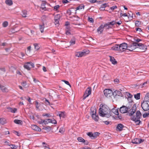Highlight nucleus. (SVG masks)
<instances>
[{"label": "nucleus", "mask_w": 149, "mask_h": 149, "mask_svg": "<svg viewBox=\"0 0 149 149\" xmlns=\"http://www.w3.org/2000/svg\"><path fill=\"white\" fill-rule=\"evenodd\" d=\"M99 113L100 116L102 117L108 118L111 116V112L109 108L105 104H100Z\"/></svg>", "instance_id": "nucleus-1"}, {"label": "nucleus", "mask_w": 149, "mask_h": 149, "mask_svg": "<svg viewBox=\"0 0 149 149\" xmlns=\"http://www.w3.org/2000/svg\"><path fill=\"white\" fill-rule=\"evenodd\" d=\"M141 115L139 111H136L135 115L131 116V119L135 122L136 124L139 125L140 123L139 119L141 117Z\"/></svg>", "instance_id": "nucleus-2"}, {"label": "nucleus", "mask_w": 149, "mask_h": 149, "mask_svg": "<svg viewBox=\"0 0 149 149\" xmlns=\"http://www.w3.org/2000/svg\"><path fill=\"white\" fill-rule=\"evenodd\" d=\"M96 109L94 108H91V109L90 113L93 119L96 121H97L99 120V117L96 114Z\"/></svg>", "instance_id": "nucleus-3"}, {"label": "nucleus", "mask_w": 149, "mask_h": 149, "mask_svg": "<svg viewBox=\"0 0 149 149\" xmlns=\"http://www.w3.org/2000/svg\"><path fill=\"white\" fill-rule=\"evenodd\" d=\"M89 53V50H84L82 52H75V55L77 57H81L88 54Z\"/></svg>", "instance_id": "nucleus-4"}, {"label": "nucleus", "mask_w": 149, "mask_h": 149, "mask_svg": "<svg viewBox=\"0 0 149 149\" xmlns=\"http://www.w3.org/2000/svg\"><path fill=\"white\" fill-rule=\"evenodd\" d=\"M137 51L143 52L146 51L147 47L142 43H137Z\"/></svg>", "instance_id": "nucleus-5"}, {"label": "nucleus", "mask_w": 149, "mask_h": 149, "mask_svg": "<svg viewBox=\"0 0 149 149\" xmlns=\"http://www.w3.org/2000/svg\"><path fill=\"white\" fill-rule=\"evenodd\" d=\"M141 107L144 111L148 110L149 109V103L144 101L141 103Z\"/></svg>", "instance_id": "nucleus-6"}, {"label": "nucleus", "mask_w": 149, "mask_h": 149, "mask_svg": "<svg viewBox=\"0 0 149 149\" xmlns=\"http://www.w3.org/2000/svg\"><path fill=\"white\" fill-rule=\"evenodd\" d=\"M137 43L134 42L128 46L127 49L132 51L136 50L137 51Z\"/></svg>", "instance_id": "nucleus-7"}, {"label": "nucleus", "mask_w": 149, "mask_h": 149, "mask_svg": "<svg viewBox=\"0 0 149 149\" xmlns=\"http://www.w3.org/2000/svg\"><path fill=\"white\" fill-rule=\"evenodd\" d=\"M104 95L107 98H110L113 95V92L112 91L109 89H106L104 90Z\"/></svg>", "instance_id": "nucleus-8"}, {"label": "nucleus", "mask_w": 149, "mask_h": 149, "mask_svg": "<svg viewBox=\"0 0 149 149\" xmlns=\"http://www.w3.org/2000/svg\"><path fill=\"white\" fill-rule=\"evenodd\" d=\"M116 22L113 21L110 22H109L106 24H104V28L109 29L110 28H112L113 26L115 24Z\"/></svg>", "instance_id": "nucleus-9"}, {"label": "nucleus", "mask_w": 149, "mask_h": 149, "mask_svg": "<svg viewBox=\"0 0 149 149\" xmlns=\"http://www.w3.org/2000/svg\"><path fill=\"white\" fill-rule=\"evenodd\" d=\"M24 67L25 69L30 70L31 68L34 67V64L32 63L28 62L24 65Z\"/></svg>", "instance_id": "nucleus-10"}, {"label": "nucleus", "mask_w": 149, "mask_h": 149, "mask_svg": "<svg viewBox=\"0 0 149 149\" xmlns=\"http://www.w3.org/2000/svg\"><path fill=\"white\" fill-rule=\"evenodd\" d=\"M119 46L120 51L123 52L127 49L128 46L127 44L125 43H123L120 44L119 45Z\"/></svg>", "instance_id": "nucleus-11"}, {"label": "nucleus", "mask_w": 149, "mask_h": 149, "mask_svg": "<svg viewBox=\"0 0 149 149\" xmlns=\"http://www.w3.org/2000/svg\"><path fill=\"white\" fill-rule=\"evenodd\" d=\"M91 87L88 88L86 90L84 95V99H85L86 97L88 96L91 93Z\"/></svg>", "instance_id": "nucleus-12"}, {"label": "nucleus", "mask_w": 149, "mask_h": 149, "mask_svg": "<svg viewBox=\"0 0 149 149\" xmlns=\"http://www.w3.org/2000/svg\"><path fill=\"white\" fill-rule=\"evenodd\" d=\"M104 28V24H101L97 29V33L99 34L102 33Z\"/></svg>", "instance_id": "nucleus-13"}, {"label": "nucleus", "mask_w": 149, "mask_h": 149, "mask_svg": "<svg viewBox=\"0 0 149 149\" xmlns=\"http://www.w3.org/2000/svg\"><path fill=\"white\" fill-rule=\"evenodd\" d=\"M57 115L60 118H65L66 116V114L64 112L58 111L57 112Z\"/></svg>", "instance_id": "nucleus-14"}, {"label": "nucleus", "mask_w": 149, "mask_h": 149, "mask_svg": "<svg viewBox=\"0 0 149 149\" xmlns=\"http://www.w3.org/2000/svg\"><path fill=\"white\" fill-rule=\"evenodd\" d=\"M142 141L141 139H140L135 138L132 140V143L138 144L141 143Z\"/></svg>", "instance_id": "nucleus-15"}, {"label": "nucleus", "mask_w": 149, "mask_h": 149, "mask_svg": "<svg viewBox=\"0 0 149 149\" xmlns=\"http://www.w3.org/2000/svg\"><path fill=\"white\" fill-rule=\"evenodd\" d=\"M109 60L111 63L113 65H116L117 64V62L113 57L109 56Z\"/></svg>", "instance_id": "nucleus-16"}, {"label": "nucleus", "mask_w": 149, "mask_h": 149, "mask_svg": "<svg viewBox=\"0 0 149 149\" xmlns=\"http://www.w3.org/2000/svg\"><path fill=\"white\" fill-rule=\"evenodd\" d=\"M31 128L33 130L36 131H41V130L40 127L35 125H32Z\"/></svg>", "instance_id": "nucleus-17"}, {"label": "nucleus", "mask_w": 149, "mask_h": 149, "mask_svg": "<svg viewBox=\"0 0 149 149\" xmlns=\"http://www.w3.org/2000/svg\"><path fill=\"white\" fill-rule=\"evenodd\" d=\"M127 108L125 106H123L120 108V111L122 113H125L127 111Z\"/></svg>", "instance_id": "nucleus-18"}, {"label": "nucleus", "mask_w": 149, "mask_h": 149, "mask_svg": "<svg viewBox=\"0 0 149 149\" xmlns=\"http://www.w3.org/2000/svg\"><path fill=\"white\" fill-rule=\"evenodd\" d=\"M109 7L107 3H104L101 5L100 8V10H105V8L107 7Z\"/></svg>", "instance_id": "nucleus-19"}, {"label": "nucleus", "mask_w": 149, "mask_h": 149, "mask_svg": "<svg viewBox=\"0 0 149 149\" xmlns=\"http://www.w3.org/2000/svg\"><path fill=\"white\" fill-rule=\"evenodd\" d=\"M77 140L79 142L84 143L85 145H87L88 143V141L86 142L85 140L81 137H79L78 138Z\"/></svg>", "instance_id": "nucleus-20"}, {"label": "nucleus", "mask_w": 149, "mask_h": 149, "mask_svg": "<svg viewBox=\"0 0 149 149\" xmlns=\"http://www.w3.org/2000/svg\"><path fill=\"white\" fill-rule=\"evenodd\" d=\"M136 110V108L135 107H133L132 109H131L130 111V113H129L130 115L131 116H133V114Z\"/></svg>", "instance_id": "nucleus-21"}, {"label": "nucleus", "mask_w": 149, "mask_h": 149, "mask_svg": "<svg viewBox=\"0 0 149 149\" xmlns=\"http://www.w3.org/2000/svg\"><path fill=\"white\" fill-rule=\"evenodd\" d=\"M119 48V45H116L115 46H113L112 47H111V49L113 50L120 51V49Z\"/></svg>", "instance_id": "nucleus-22"}, {"label": "nucleus", "mask_w": 149, "mask_h": 149, "mask_svg": "<svg viewBox=\"0 0 149 149\" xmlns=\"http://www.w3.org/2000/svg\"><path fill=\"white\" fill-rule=\"evenodd\" d=\"M5 3L8 6H11L13 4V1L12 0H6Z\"/></svg>", "instance_id": "nucleus-23"}, {"label": "nucleus", "mask_w": 149, "mask_h": 149, "mask_svg": "<svg viewBox=\"0 0 149 149\" xmlns=\"http://www.w3.org/2000/svg\"><path fill=\"white\" fill-rule=\"evenodd\" d=\"M0 88H1L2 91L3 92H7L8 91V90L6 87L0 84Z\"/></svg>", "instance_id": "nucleus-24"}, {"label": "nucleus", "mask_w": 149, "mask_h": 149, "mask_svg": "<svg viewBox=\"0 0 149 149\" xmlns=\"http://www.w3.org/2000/svg\"><path fill=\"white\" fill-rule=\"evenodd\" d=\"M112 112L114 114L116 115H118V109L116 108H115L111 110Z\"/></svg>", "instance_id": "nucleus-25"}, {"label": "nucleus", "mask_w": 149, "mask_h": 149, "mask_svg": "<svg viewBox=\"0 0 149 149\" xmlns=\"http://www.w3.org/2000/svg\"><path fill=\"white\" fill-rule=\"evenodd\" d=\"M123 127L124 126L122 124H119L118 125L117 128L119 131H120L123 128Z\"/></svg>", "instance_id": "nucleus-26"}, {"label": "nucleus", "mask_w": 149, "mask_h": 149, "mask_svg": "<svg viewBox=\"0 0 149 149\" xmlns=\"http://www.w3.org/2000/svg\"><path fill=\"white\" fill-rule=\"evenodd\" d=\"M47 120L49 123H51L53 124H56L57 123L56 121L54 119H48Z\"/></svg>", "instance_id": "nucleus-27"}, {"label": "nucleus", "mask_w": 149, "mask_h": 149, "mask_svg": "<svg viewBox=\"0 0 149 149\" xmlns=\"http://www.w3.org/2000/svg\"><path fill=\"white\" fill-rule=\"evenodd\" d=\"M149 103V93H147L144 98V100Z\"/></svg>", "instance_id": "nucleus-28"}, {"label": "nucleus", "mask_w": 149, "mask_h": 149, "mask_svg": "<svg viewBox=\"0 0 149 149\" xmlns=\"http://www.w3.org/2000/svg\"><path fill=\"white\" fill-rule=\"evenodd\" d=\"M41 105L37 101H36V106L37 109L39 110H40L41 108L40 107Z\"/></svg>", "instance_id": "nucleus-29"}, {"label": "nucleus", "mask_w": 149, "mask_h": 149, "mask_svg": "<svg viewBox=\"0 0 149 149\" xmlns=\"http://www.w3.org/2000/svg\"><path fill=\"white\" fill-rule=\"evenodd\" d=\"M100 134V133L99 132H96L93 133V139H94L97 137Z\"/></svg>", "instance_id": "nucleus-30"}, {"label": "nucleus", "mask_w": 149, "mask_h": 149, "mask_svg": "<svg viewBox=\"0 0 149 149\" xmlns=\"http://www.w3.org/2000/svg\"><path fill=\"white\" fill-rule=\"evenodd\" d=\"M14 122L15 123L18 124L22 125V121L21 120H17V119L15 120H14Z\"/></svg>", "instance_id": "nucleus-31"}, {"label": "nucleus", "mask_w": 149, "mask_h": 149, "mask_svg": "<svg viewBox=\"0 0 149 149\" xmlns=\"http://www.w3.org/2000/svg\"><path fill=\"white\" fill-rule=\"evenodd\" d=\"M117 7L116 6L114 5L109 8V10H110L109 12H111L113 11L115 9H116Z\"/></svg>", "instance_id": "nucleus-32"}, {"label": "nucleus", "mask_w": 149, "mask_h": 149, "mask_svg": "<svg viewBox=\"0 0 149 149\" xmlns=\"http://www.w3.org/2000/svg\"><path fill=\"white\" fill-rule=\"evenodd\" d=\"M43 129L45 130L47 132L51 130V128L49 127H44L43 128Z\"/></svg>", "instance_id": "nucleus-33"}, {"label": "nucleus", "mask_w": 149, "mask_h": 149, "mask_svg": "<svg viewBox=\"0 0 149 149\" xmlns=\"http://www.w3.org/2000/svg\"><path fill=\"white\" fill-rule=\"evenodd\" d=\"M0 123L2 125L5 124L6 123L5 119L3 118L0 119Z\"/></svg>", "instance_id": "nucleus-34"}, {"label": "nucleus", "mask_w": 149, "mask_h": 149, "mask_svg": "<svg viewBox=\"0 0 149 149\" xmlns=\"http://www.w3.org/2000/svg\"><path fill=\"white\" fill-rule=\"evenodd\" d=\"M45 4L44 3H42L41 6V8L42 10H46V8L45 6Z\"/></svg>", "instance_id": "nucleus-35"}, {"label": "nucleus", "mask_w": 149, "mask_h": 149, "mask_svg": "<svg viewBox=\"0 0 149 149\" xmlns=\"http://www.w3.org/2000/svg\"><path fill=\"white\" fill-rule=\"evenodd\" d=\"M10 111L12 113H15L17 110V109L15 108H9Z\"/></svg>", "instance_id": "nucleus-36"}, {"label": "nucleus", "mask_w": 149, "mask_h": 149, "mask_svg": "<svg viewBox=\"0 0 149 149\" xmlns=\"http://www.w3.org/2000/svg\"><path fill=\"white\" fill-rule=\"evenodd\" d=\"M44 24L40 25V29L41 33L43 32L44 31Z\"/></svg>", "instance_id": "nucleus-37"}, {"label": "nucleus", "mask_w": 149, "mask_h": 149, "mask_svg": "<svg viewBox=\"0 0 149 149\" xmlns=\"http://www.w3.org/2000/svg\"><path fill=\"white\" fill-rule=\"evenodd\" d=\"M134 97L136 100L139 99L140 98V94L137 93V94L135 95Z\"/></svg>", "instance_id": "nucleus-38"}, {"label": "nucleus", "mask_w": 149, "mask_h": 149, "mask_svg": "<svg viewBox=\"0 0 149 149\" xmlns=\"http://www.w3.org/2000/svg\"><path fill=\"white\" fill-rule=\"evenodd\" d=\"M8 25V22L7 21H5L2 23L3 26L4 27H7Z\"/></svg>", "instance_id": "nucleus-39"}, {"label": "nucleus", "mask_w": 149, "mask_h": 149, "mask_svg": "<svg viewBox=\"0 0 149 149\" xmlns=\"http://www.w3.org/2000/svg\"><path fill=\"white\" fill-rule=\"evenodd\" d=\"M35 49L37 50H38L40 48V47L37 44H34Z\"/></svg>", "instance_id": "nucleus-40"}, {"label": "nucleus", "mask_w": 149, "mask_h": 149, "mask_svg": "<svg viewBox=\"0 0 149 149\" xmlns=\"http://www.w3.org/2000/svg\"><path fill=\"white\" fill-rule=\"evenodd\" d=\"M27 15V11L26 10L23 11L22 12V15L24 17H26Z\"/></svg>", "instance_id": "nucleus-41"}, {"label": "nucleus", "mask_w": 149, "mask_h": 149, "mask_svg": "<svg viewBox=\"0 0 149 149\" xmlns=\"http://www.w3.org/2000/svg\"><path fill=\"white\" fill-rule=\"evenodd\" d=\"M61 16L60 15L57 14L54 17L55 20H59L60 19Z\"/></svg>", "instance_id": "nucleus-42"}, {"label": "nucleus", "mask_w": 149, "mask_h": 149, "mask_svg": "<svg viewBox=\"0 0 149 149\" xmlns=\"http://www.w3.org/2000/svg\"><path fill=\"white\" fill-rule=\"evenodd\" d=\"M84 6L83 5H81L79 7L77 8L76 10H79L80 9H84Z\"/></svg>", "instance_id": "nucleus-43"}, {"label": "nucleus", "mask_w": 149, "mask_h": 149, "mask_svg": "<svg viewBox=\"0 0 149 149\" xmlns=\"http://www.w3.org/2000/svg\"><path fill=\"white\" fill-rule=\"evenodd\" d=\"M59 7H60L58 5H56L54 7V10L56 11H57L59 9Z\"/></svg>", "instance_id": "nucleus-44"}, {"label": "nucleus", "mask_w": 149, "mask_h": 149, "mask_svg": "<svg viewBox=\"0 0 149 149\" xmlns=\"http://www.w3.org/2000/svg\"><path fill=\"white\" fill-rule=\"evenodd\" d=\"M65 129L64 127H62L60 128L59 130V132L62 134L65 131Z\"/></svg>", "instance_id": "nucleus-45"}, {"label": "nucleus", "mask_w": 149, "mask_h": 149, "mask_svg": "<svg viewBox=\"0 0 149 149\" xmlns=\"http://www.w3.org/2000/svg\"><path fill=\"white\" fill-rule=\"evenodd\" d=\"M87 134L89 136L91 139H93V133L92 132H89L87 133Z\"/></svg>", "instance_id": "nucleus-46"}, {"label": "nucleus", "mask_w": 149, "mask_h": 149, "mask_svg": "<svg viewBox=\"0 0 149 149\" xmlns=\"http://www.w3.org/2000/svg\"><path fill=\"white\" fill-rule=\"evenodd\" d=\"M127 95L128 97V100H129V98H131L132 97L133 95L129 93H127Z\"/></svg>", "instance_id": "nucleus-47"}, {"label": "nucleus", "mask_w": 149, "mask_h": 149, "mask_svg": "<svg viewBox=\"0 0 149 149\" xmlns=\"http://www.w3.org/2000/svg\"><path fill=\"white\" fill-rule=\"evenodd\" d=\"M54 24L56 26H58L59 25V21L58 20H55L54 19Z\"/></svg>", "instance_id": "nucleus-48"}, {"label": "nucleus", "mask_w": 149, "mask_h": 149, "mask_svg": "<svg viewBox=\"0 0 149 149\" xmlns=\"http://www.w3.org/2000/svg\"><path fill=\"white\" fill-rule=\"evenodd\" d=\"M33 81L34 83L36 84H40V82H39V81L38 80L36 79L35 78H33Z\"/></svg>", "instance_id": "nucleus-49"}, {"label": "nucleus", "mask_w": 149, "mask_h": 149, "mask_svg": "<svg viewBox=\"0 0 149 149\" xmlns=\"http://www.w3.org/2000/svg\"><path fill=\"white\" fill-rule=\"evenodd\" d=\"M42 116H47V117H50L51 116V115H50V113H46V114H43L42 115Z\"/></svg>", "instance_id": "nucleus-50"}, {"label": "nucleus", "mask_w": 149, "mask_h": 149, "mask_svg": "<svg viewBox=\"0 0 149 149\" xmlns=\"http://www.w3.org/2000/svg\"><path fill=\"white\" fill-rule=\"evenodd\" d=\"M70 45H72L75 44V40H72L70 42Z\"/></svg>", "instance_id": "nucleus-51"}, {"label": "nucleus", "mask_w": 149, "mask_h": 149, "mask_svg": "<svg viewBox=\"0 0 149 149\" xmlns=\"http://www.w3.org/2000/svg\"><path fill=\"white\" fill-rule=\"evenodd\" d=\"M141 22L139 21H136L135 23L136 26H139L141 24Z\"/></svg>", "instance_id": "nucleus-52"}, {"label": "nucleus", "mask_w": 149, "mask_h": 149, "mask_svg": "<svg viewBox=\"0 0 149 149\" xmlns=\"http://www.w3.org/2000/svg\"><path fill=\"white\" fill-rule=\"evenodd\" d=\"M31 51V47L29 46L27 47V51L26 53L27 54H28L30 53V51Z\"/></svg>", "instance_id": "nucleus-53"}, {"label": "nucleus", "mask_w": 149, "mask_h": 149, "mask_svg": "<svg viewBox=\"0 0 149 149\" xmlns=\"http://www.w3.org/2000/svg\"><path fill=\"white\" fill-rule=\"evenodd\" d=\"M9 146H10V148L12 149H15L17 148V146L15 145L11 144L9 145Z\"/></svg>", "instance_id": "nucleus-54"}, {"label": "nucleus", "mask_w": 149, "mask_h": 149, "mask_svg": "<svg viewBox=\"0 0 149 149\" xmlns=\"http://www.w3.org/2000/svg\"><path fill=\"white\" fill-rule=\"evenodd\" d=\"M13 132L15 134L18 136H20V134L19 132H17L16 131H14Z\"/></svg>", "instance_id": "nucleus-55"}, {"label": "nucleus", "mask_w": 149, "mask_h": 149, "mask_svg": "<svg viewBox=\"0 0 149 149\" xmlns=\"http://www.w3.org/2000/svg\"><path fill=\"white\" fill-rule=\"evenodd\" d=\"M120 15L121 17H127V15L126 13L123 14L122 13H120Z\"/></svg>", "instance_id": "nucleus-56"}, {"label": "nucleus", "mask_w": 149, "mask_h": 149, "mask_svg": "<svg viewBox=\"0 0 149 149\" xmlns=\"http://www.w3.org/2000/svg\"><path fill=\"white\" fill-rule=\"evenodd\" d=\"M62 81L64 82V83L65 84H67V85H68L70 87H71V85L70 84L68 81H66L64 80H62Z\"/></svg>", "instance_id": "nucleus-57"}, {"label": "nucleus", "mask_w": 149, "mask_h": 149, "mask_svg": "<svg viewBox=\"0 0 149 149\" xmlns=\"http://www.w3.org/2000/svg\"><path fill=\"white\" fill-rule=\"evenodd\" d=\"M38 123L40 124L44 125V120H41L40 121H38Z\"/></svg>", "instance_id": "nucleus-58"}, {"label": "nucleus", "mask_w": 149, "mask_h": 149, "mask_svg": "<svg viewBox=\"0 0 149 149\" xmlns=\"http://www.w3.org/2000/svg\"><path fill=\"white\" fill-rule=\"evenodd\" d=\"M88 21L91 23H93L94 22V20L92 18H88Z\"/></svg>", "instance_id": "nucleus-59"}, {"label": "nucleus", "mask_w": 149, "mask_h": 149, "mask_svg": "<svg viewBox=\"0 0 149 149\" xmlns=\"http://www.w3.org/2000/svg\"><path fill=\"white\" fill-rule=\"evenodd\" d=\"M45 103L47 105H50L51 104H52L50 103L48 100L47 99L45 100Z\"/></svg>", "instance_id": "nucleus-60"}, {"label": "nucleus", "mask_w": 149, "mask_h": 149, "mask_svg": "<svg viewBox=\"0 0 149 149\" xmlns=\"http://www.w3.org/2000/svg\"><path fill=\"white\" fill-rule=\"evenodd\" d=\"M49 123H48V121L47 119L44 120V125H47Z\"/></svg>", "instance_id": "nucleus-61"}, {"label": "nucleus", "mask_w": 149, "mask_h": 149, "mask_svg": "<svg viewBox=\"0 0 149 149\" xmlns=\"http://www.w3.org/2000/svg\"><path fill=\"white\" fill-rule=\"evenodd\" d=\"M79 149H91L90 147H81Z\"/></svg>", "instance_id": "nucleus-62"}, {"label": "nucleus", "mask_w": 149, "mask_h": 149, "mask_svg": "<svg viewBox=\"0 0 149 149\" xmlns=\"http://www.w3.org/2000/svg\"><path fill=\"white\" fill-rule=\"evenodd\" d=\"M136 31H138L139 33H141L142 32V30L140 28H138L136 29Z\"/></svg>", "instance_id": "nucleus-63"}, {"label": "nucleus", "mask_w": 149, "mask_h": 149, "mask_svg": "<svg viewBox=\"0 0 149 149\" xmlns=\"http://www.w3.org/2000/svg\"><path fill=\"white\" fill-rule=\"evenodd\" d=\"M97 0H90L89 2L91 3H94Z\"/></svg>", "instance_id": "nucleus-64"}]
</instances>
